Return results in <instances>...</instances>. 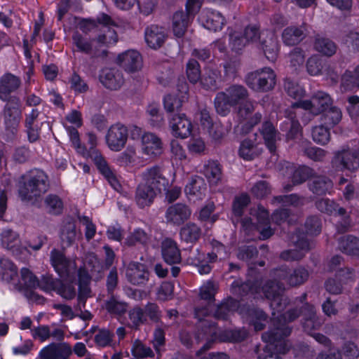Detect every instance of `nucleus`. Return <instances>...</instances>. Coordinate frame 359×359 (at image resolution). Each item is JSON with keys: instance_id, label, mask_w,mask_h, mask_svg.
<instances>
[{"instance_id": "4", "label": "nucleus", "mask_w": 359, "mask_h": 359, "mask_svg": "<svg viewBox=\"0 0 359 359\" xmlns=\"http://www.w3.org/2000/svg\"><path fill=\"white\" fill-rule=\"evenodd\" d=\"M248 89L240 84H232L224 90L218 92L214 99V107L217 114L226 116L231 107H236L248 100Z\"/></svg>"}, {"instance_id": "10", "label": "nucleus", "mask_w": 359, "mask_h": 359, "mask_svg": "<svg viewBox=\"0 0 359 359\" xmlns=\"http://www.w3.org/2000/svg\"><path fill=\"white\" fill-rule=\"evenodd\" d=\"M72 44L74 51L87 55L92 60H104L107 58L109 53L107 48H100L97 46L94 38L90 39L78 32L72 35Z\"/></svg>"}, {"instance_id": "41", "label": "nucleus", "mask_w": 359, "mask_h": 359, "mask_svg": "<svg viewBox=\"0 0 359 359\" xmlns=\"http://www.w3.org/2000/svg\"><path fill=\"white\" fill-rule=\"evenodd\" d=\"M221 73L218 69L206 68L201 75L200 83L205 90H215L221 83Z\"/></svg>"}, {"instance_id": "64", "label": "nucleus", "mask_w": 359, "mask_h": 359, "mask_svg": "<svg viewBox=\"0 0 359 359\" xmlns=\"http://www.w3.org/2000/svg\"><path fill=\"white\" fill-rule=\"evenodd\" d=\"M247 44L242 33L233 32L229 34V46L233 51L239 53Z\"/></svg>"}, {"instance_id": "13", "label": "nucleus", "mask_w": 359, "mask_h": 359, "mask_svg": "<svg viewBox=\"0 0 359 359\" xmlns=\"http://www.w3.org/2000/svg\"><path fill=\"white\" fill-rule=\"evenodd\" d=\"M50 264L55 272L62 278H73L76 271V264L74 260L67 258L65 253L56 248L50 253Z\"/></svg>"}, {"instance_id": "2", "label": "nucleus", "mask_w": 359, "mask_h": 359, "mask_svg": "<svg viewBox=\"0 0 359 359\" xmlns=\"http://www.w3.org/2000/svg\"><path fill=\"white\" fill-rule=\"evenodd\" d=\"M216 292L217 287L212 281H208L200 289L201 299L207 301V303L205 306H196L194 309L195 317L200 320L198 331L196 333V340L197 343H200L201 341L206 339L207 342L198 351L197 355H202L211 348L213 340L209 339V337H212L216 334L214 324L203 319L209 315L210 312V305L215 301Z\"/></svg>"}, {"instance_id": "14", "label": "nucleus", "mask_w": 359, "mask_h": 359, "mask_svg": "<svg viewBox=\"0 0 359 359\" xmlns=\"http://www.w3.org/2000/svg\"><path fill=\"white\" fill-rule=\"evenodd\" d=\"M331 163L336 171L348 170L353 172L359 168V155L356 149L344 148L334 153Z\"/></svg>"}, {"instance_id": "42", "label": "nucleus", "mask_w": 359, "mask_h": 359, "mask_svg": "<svg viewBox=\"0 0 359 359\" xmlns=\"http://www.w3.org/2000/svg\"><path fill=\"white\" fill-rule=\"evenodd\" d=\"M239 306L240 303L238 300L228 297L217 306L214 316L217 319L226 320L239 309Z\"/></svg>"}, {"instance_id": "34", "label": "nucleus", "mask_w": 359, "mask_h": 359, "mask_svg": "<svg viewBox=\"0 0 359 359\" xmlns=\"http://www.w3.org/2000/svg\"><path fill=\"white\" fill-rule=\"evenodd\" d=\"M265 144L271 154L276 151V142L280 140V133L270 121H264L260 129Z\"/></svg>"}, {"instance_id": "35", "label": "nucleus", "mask_w": 359, "mask_h": 359, "mask_svg": "<svg viewBox=\"0 0 359 359\" xmlns=\"http://www.w3.org/2000/svg\"><path fill=\"white\" fill-rule=\"evenodd\" d=\"M306 29L304 25L299 27L290 26L284 29L282 39L287 46H294L301 42L306 36Z\"/></svg>"}, {"instance_id": "21", "label": "nucleus", "mask_w": 359, "mask_h": 359, "mask_svg": "<svg viewBox=\"0 0 359 359\" xmlns=\"http://www.w3.org/2000/svg\"><path fill=\"white\" fill-rule=\"evenodd\" d=\"M72 348L67 342L50 343L39 352L40 359H69Z\"/></svg>"}, {"instance_id": "20", "label": "nucleus", "mask_w": 359, "mask_h": 359, "mask_svg": "<svg viewBox=\"0 0 359 359\" xmlns=\"http://www.w3.org/2000/svg\"><path fill=\"white\" fill-rule=\"evenodd\" d=\"M257 273V271L253 266H249L248 275L255 276V277L243 283H240L238 280L234 281L231 285L232 293L240 297L259 293L260 292V284L256 276Z\"/></svg>"}, {"instance_id": "37", "label": "nucleus", "mask_w": 359, "mask_h": 359, "mask_svg": "<svg viewBox=\"0 0 359 359\" xmlns=\"http://www.w3.org/2000/svg\"><path fill=\"white\" fill-rule=\"evenodd\" d=\"M1 242L4 248L11 250L15 255L22 253V250H27L26 247L21 248L20 246L18 234L10 229L3 230L1 233Z\"/></svg>"}, {"instance_id": "51", "label": "nucleus", "mask_w": 359, "mask_h": 359, "mask_svg": "<svg viewBox=\"0 0 359 359\" xmlns=\"http://www.w3.org/2000/svg\"><path fill=\"white\" fill-rule=\"evenodd\" d=\"M184 95H167L164 97L163 104L164 108L168 113L170 114L169 116L173 114L180 113V111L182 108V103L185 101Z\"/></svg>"}, {"instance_id": "16", "label": "nucleus", "mask_w": 359, "mask_h": 359, "mask_svg": "<svg viewBox=\"0 0 359 359\" xmlns=\"http://www.w3.org/2000/svg\"><path fill=\"white\" fill-rule=\"evenodd\" d=\"M128 137V128L122 123H117L109 128L106 135V142L111 150L119 151L125 147Z\"/></svg>"}, {"instance_id": "1", "label": "nucleus", "mask_w": 359, "mask_h": 359, "mask_svg": "<svg viewBox=\"0 0 359 359\" xmlns=\"http://www.w3.org/2000/svg\"><path fill=\"white\" fill-rule=\"evenodd\" d=\"M332 106L330 96L323 91L316 93L310 100H299L292 104L291 108L285 111V120L281 123L280 128L285 132L287 140H295L302 133L301 125L297 118L296 108L309 110L313 115H319Z\"/></svg>"}, {"instance_id": "28", "label": "nucleus", "mask_w": 359, "mask_h": 359, "mask_svg": "<svg viewBox=\"0 0 359 359\" xmlns=\"http://www.w3.org/2000/svg\"><path fill=\"white\" fill-rule=\"evenodd\" d=\"M240 313L249 320L256 331L264 329L268 316L263 310L255 306H243Z\"/></svg>"}, {"instance_id": "63", "label": "nucleus", "mask_w": 359, "mask_h": 359, "mask_svg": "<svg viewBox=\"0 0 359 359\" xmlns=\"http://www.w3.org/2000/svg\"><path fill=\"white\" fill-rule=\"evenodd\" d=\"M21 278L27 290H33L38 287L39 280L29 269L27 268L21 269Z\"/></svg>"}, {"instance_id": "52", "label": "nucleus", "mask_w": 359, "mask_h": 359, "mask_svg": "<svg viewBox=\"0 0 359 359\" xmlns=\"http://www.w3.org/2000/svg\"><path fill=\"white\" fill-rule=\"evenodd\" d=\"M212 251L207 254L209 263H214L218 260L225 259L228 257L226 246L218 241L212 240L211 242Z\"/></svg>"}, {"instance_id": "39", "label": "nucleus", "mask_w": 359, "mask_h": 359, "mask_svg": "<svg viewBox=\"0 0 359 359\" xmlns=\"http://www.w3.org/2000/svg\"><path fill=\"white\" fill-rule=\"evenodd\" d=\"M142 149L147 155L158 156L162 152V142L155 134L146 133L142 137Z\"/></svg>"}, {"instance_id": "44", "label": "nucleus", "mask_w": 359, "mask_h": 359, "mask_svg": "<svg viewBox=\"0 0 359 359\" xmlns=\"http://www.w3.org/2000/svg\"><path fill=\"white\" fill-rule=\"evenodd\" d=\"M314 48L322 55L331 57L337 52V46L330 39L318 34L315 37Z\"/></svg>"}, {"instance_id": "31", "label": "nucleus", "mask_w": 359, "mask_h": 359, "mask_svg": "<svg viewBox=\"0 0 359 359\" xmlns=\"http://www.w3.org/2000/svg\"><path fill=\"white\" fill-rule=\"evenodd\" d=\"M158 193L154 188L141 182L136 188L135 201L140 208L149 207L153 204Z\"/></svg>"}, {"instance_id": "56", "label": "nucleus", "mask_w": 359, "mask_h": 359, "mask_svg": "<svg viewBox=\"0 0 359 359\" xmlns=\"http://www.w3.org/2000/svg\"><path fill=\"white\" fill-rule=\"evenodd\" d=\"M44 204L49 213L60 215L62 212L63 203L57 195L48 194L44 199Z\"/></svg>"}, {"instance_id": "6", "label": "nucleus", "mask_w": 359, "mask_h": 359, "mask_svg": "<svg viewBox=\"0 0 359 359\" xmlns=\"http://www.w3.org/2000/svg\"><path fill=\"white\" fill-rule=\"evenodd\" d=\"M1 116L5 130L7 133L15 135L18 130V127L22 117V103L18 96H13L9 101H5Z\"/></svg>"}, {"instance_id": "22", "label": "nucleus", "mask_w": 359, "mask_h": 359, "mask_svg": "<svg viewBox=\"0 0 359 359\" xmlns=\"http://www.w3.org/2000/svg\"><path fill=\"white\" fill-rule=\"evenodd\" d=\"M172 135L182 139L187 137L191 133V123L183 113H177L168 117Z\"/></svg>"}, {"instance_id": "12", "label": "nucleus", "mask_w": 359, "mask_h": 359, "mask_svg": "<svg viewBox=\"0 0 359 359\" xmlns=\"http://www.w3.org/2000/svg\"><path fill=\"white\" fill-rule=\"evenodd\" d=\"M88 143L90 144L89 156L93 161L96 167L102 175L107 180L113 187H116L118 184L116 175L114 171L109 166L104 158L102 156L100 152L95 149L97 144L96 135L89 132L87 134Z\"/></svg>"}, {"instance_id": "8", "label": "nucleus", "mask_w": 359, "mask_h": 359, "mask_svg": "<svg viewBox=\"0 0 359 359\" xmlns=\"http://www.w3.org/2000/svg\"><path fill=\"white\" fill-rule=\"evenodd\" d=\"M290 242L296 249L286 250L280 253V257L285 261H299L314 246L313 241L307 238L306 233L297 229L291 235Z\"/></svg>"}, {"instance_id": "36", "label": "nucleus", "mask_w": 359, "mask_h": 359, "mask_svg": "<svg viewBox=\"0 0 359 359\" xmlns=\"http://www.w3.org/2000/svg\"><path fill=\"white\" fill-rule=\"evenodd\" d=\"M332 180L323 175L313 176L308 182L309 189L315 195L323 196L330 193L332 189Z\"/></svg>"}, {"instance_id": "24", "label": "nucleus", "mask_w": 359, "mask_h": 359, "mask_svg": "<svg viewBox=\"0 0 359 359\" xmlns=\"http://www.w3.org/2000/svg\"><path fill=\"white\" fill-rule=\"evenodd\" d=\"M117 63L126 72L129 73L135 72L142 68V56L137 50H128L118 55Z\"/></svg>"}, {"instance_id": "19", "label": "nucleus", "mask_w": 359, "mask_h": 359, "mask_svg": "<svg viewBox=\"0 0 359 359\" xmlns=\"http://www.w3.org/2000/svg\"><path fill=\"white\" fill-rule=\"evenodd\" d=\"M258 47L270 62H275L279 52V43L277 36L269 30L262 31Z\"/></svg>"}, {"instance_id": "38", "label": "nucleus", "mask_w": 359, "mask_h": 359, "mask_svg": "<svg viewBox=\"0 0 359 359\" xmlns=\"http://www.w3.org/2000/svg\"><path fill=\"white\" fill-rule=\"evenodd\" d=\"M192 16L186 11H176L172 16V28L174 35L177 38L184 36L190 23V18Z\"/></svg>"}, {"instance_id": "15", "label": "nucleus", "mask_w": 359, "mask_h": 359, "mask_svg": "<svg viewBox=\"0 0 359 359\" xmlns=\"http://www.w3.org/2000/svg\"><path fill=\"white\" fill-rule=\"evenodd\" d=\"M97 21L104 25L102 32L94 38L97 46L100 48H103L102 47L109 48L115 45L118 40V35L116 32L109 27L115 25L114 21L106 13H100L97 17Z\"/></svg>"}, {"instance_id": "17", "label": "nucleus", "mask_w": 359, "mask_h": 359, "mask_svg": "<svg viewBox=\"0 0 359 359\" xmlns=\"http://www.w3.org/2000/svg\"><path fill=\"white\" fill-rule=\"evenodd\" d=\"M192 211L189 205L182 203H177L168 206L165 212L167 224L174 226H180L187 222Z\"/></svg>"}, {"instance_id": "48", "label": "nucleus", "mask_w": 359, "mask_h": 359, "mask_svg": "<svg viewBox=\"0 0 359 359\" xmlns=\"http://www.w3.org/2000/svg\"><path fill=\"white\" fill-rule=\"evenodd\" d=\"M76 236V224L72 219H66L60 229V238L67 246H70L75 241Z\"/></svg>"}, {"instance_id": "53", "label": "nucleus", "mask_w": 359, "mask_h": 359, "mask_svg": "<svg viewBox=\"0 0 359 359\" xmlns=\"http://www.w3.org/2000/svg\"><path fill=\"white\" fill-rule=\"evenodd\" d=\"M258 255L259 251L256 246L252 245H242L238 249L237 257L249 264L255 265V259L258 257Z\"/></svg>"}, {"instance_id": "25", "label": "nucleus", "mask_w": 359, "mask_h": 359, "mask_svg": "<svg viewBox=\"0 0 359 359\" xmlns=\"http://www.w3.org/2000/svg\"><path fill=\"white\" fill-rule=\"evenodd\" d=\"M128 304L121 299L118 296L108 294L106 299L104 300L102 308L106 310L107 313L118 320L125 316L128 310Z\"/></svg>"}, {"instance_id": "26", "label": "nucleus", "mask_w": 359, "mask_h": 359, "mask_svg": "<svg viewBox=\"0 0 359 359\" xmlns=\"http://www.w3.org/2000/svg\"><path fill=\"white\" fill-rule=\"evenodd\" d=\"M167 37L165 29L157 25H151L144 30L145 41L151 48L154 50L163 46Z\"/></svg>"}, {"instance_id": "32", "label": "nucleus", "mask_w": 359, "mask_h": 359, "mask_svg": "<svg viewBox=\"0 0 359 359\" xmlns=\"http://www.w3.org/2000/svg\"><path fill=\"white\" fill-rule=\"evenodd\" d=\"M100 81L102 85L112 90L119 89L124 83L121 72L116 69H104L100 75Z\"/></svg>"}, {"instance_id": "29", "label": "nucleus", "mask_w": 359, "mask_h": 359, "mask_svg": "<svg viewBox=\"0 0 359 359\" xmlns=\"http://www.w3.org/2000/svg\"><path fill=\"white\" fill-rule=\"evenodd\" d=\"M21 85V80L19 77L6 73L0 78V100L3 102L9 101L14 95H11L15 92Z\"/></svg>"}, {"instance_id": "43", "label": "nucleus", "mask_w": 359, "mask_h": 359, "mask_svg": "<svg viewBox=\"0 0 359 359\" xmlns=\"http://www.w3.org/2000/svg\"><path fill=\"white\" fill-rule=\"evenodd\" d=\"M359 89V65L353 70H346L341 79V90L353 91Z\"/></svg>"}, {"instance_id": "3", "label": "nucleus", "mask_w": 359, "mask_h": 359, "mask_svg": "<svg viewBox=\"0 0 359 359\" xmlns=\"http://www.w3.org/2000/svg\"><path fill=\"white\" fill-rule=\"evenodd\" d=\"M50 187L48 175L41 169H32L22 175L18 182V195L22 201L35 203Z\"/></svg>"}, {"instance_id": "18", "label": "nucleus", "mask_w": 359, "mask_h": 359, "mask_svg": "<svg viewBox=\"0 0 359 359\" xmlns=\"http://www.w3.org/2000/svg\"><path fill=\"white\" fill-rule=\"evenodd\" d=\"M142 182L154 188L158 192L166 190L169 185L168 180L163 175L159 166L155 165L145 169L141 173Z\"/></svg>"}, {"instance_id": "9", "label": "nucleus", "mask_w": 359, "mask_h": 359, "mask_svg": "<svg viewBox=\"0 0 359 359\" xmlns=\"http://www.w3.org/2000/svg\"><path fill=\"white\" fill-rule=\"evenodd\" d=\"M276 77L273 69L264 67L249 73L245 77V83L256 92H268L274 88Z\"/></svg>"}, {"instance_id": "50", "label": "nucleus", "mask_w": 359, "mask_h": 359, "mask_svg": "<svg viewBox=\"0 0 359 359\" xmlns=\"http://www.w3.org/2000/svg\"><path fill=\"white\" fill-rule=\"evenodd\" d=\"M127 312L129 318L128 325L130 328L139 330L141 325L147 324L142 307L135 306L129 311L128 310Z\"/></svg>"}, {"instance_id": "62", "label": "nucleus", "mask_w": 359, "mask_h": 359, "mask_svg": "<svg viewBox=\"0 0 359 359\" xmlns=\"http://www.w3.org/2000/svg\"><path fill=\"white\" fill-rule=\"evenodd\" d=\"M274 201L285 205L301 206L304 205V198L296 194L274 197Z\"/></svg>"}, {"instance_id": "11", "label": "nucleus", "mask_w": 359, "mask_h": 359, "mask_svg": "<svg viewBox=\"0 0 359 359\" xmlns=\"http://www.w3.org/2000/svg\"><path fill=\"white\" fill-rule=\"evenodd\" d=\"M275 278L290 287H298L304 284L309 277V271L302 266L290 269L287 265H282L273 270Z\"/></svg>"}, {"instance_id": "45", "label": "nucleus", "mask_w": 359, "mask_h": 359, "mask_svg": "<svg viewBox=\"0 0 359 359\" xmlns=\"http://www.w3.org/2000/svg\"><path fill=\"white\" fill-rule=\"evenodd\" d=\"M339 248L349 255H359V238L352 235H346L339 238Z\"/></svg>"}, {"instance_id": "46", "label": "nucleus", "mask_w": 359, "mask_h": 359, "mask_svg": "<svg viewBox=\"0 0 359 359\" xmlns=\"http://www.w3.org/2000/svg\"><path fill=\"white\" fill-rule=\"evenodd\" d=\"M314 174V170L309 166L298 167L294 170L292 176V185H287L285 187V189L287 191H291L293 185H299L305 182L307 180L311 179Z\"/></svg>"}, {"instance_id": "61", "label": "nucleus", "mask_w": 359, "mask_h": 359, "mask_svg": "<svg viewBox=\"0 0 359 359\" xmlns=\"http://www.w3.org/2000/svg\"><path fill=\"white\" fill-rule=\"evenodd\" d=\"M60 285V280L54 278L52 275L44 274L39 280L38 287L45 292L56 291Z\"/></svg>"}, {"instance_id": "7", "label": "nucleus", "mask_w": 359, "mask_h": 359, "mask_svg": "<svg viewBox=\"0 0 359 359\" xmlns=\"http://www.w3.org/2000/svg\"><path fill=\"white\" fill-rule=\"evenodd\" d=\"M260 290L264 297L270 300V306L277 313H281L290 304V299L284 294L283 284L272 280H266Z\"/></svg>"}, {"instance_id": "55", "label": "nucleus", "mask_w": 359, "mask_h": 359, "mask_svg": "<svg viewBox=\"0 0 359 359\" xmlns=\"http://www.w3.org/2000/svg\"><path fill=\"white\" fill-rule=\"evenodd\" d=\"M330 128L327 127L323 123L313 127L311 133L313 140L321 145L326 144L330 140Z\"/></svg>"}, {"instance_id": "54", "label": "nucleus", "mask_w": 359, "mask_h": 359, "mask_svg": "<svg viewBox=\"0 0 359 359\" xmlns=\"http://www.w3.org/2000/svg\"><path fill=\"white\" fill-rule=\"evenodd\" d=\"M150 240L148 233L142 229H135L126 239L125 244L133 246L137 244L147 245Z\"/></svg>"}, {"instance_id": "27", "label": "nucleus", "mask_w": 359, "mask_h": 359, "mask_svg": "<svg viewBox=\"0 0 359 359\" xmlns=\"http://www.w3.org/2000/svg\"><path fill=\"white\" fill-rule=\"evenodd\" d=\"M199 21L205 29L213 32L220 31L226 23L221 13L210 9L202 11Z\"/></svg>"}, {"instance_id": "23", "label": "nucleus", "mask_w": 359, "mask_h": 359, "mask_svg": "<svg viewBox=\"0 0 359 359\" xmlns=\"http://www.w3.org/2000/svg\"><path fill=\"white\" fill-rule=\"evenodd\" d=\"M161 251L163 259L170 265L181 263V250L177 243L170 238H165L161 243Z\"/></svg>"}, {"instance_id": "60", "label": "nucleus", "mask_w": 359, "mask_h": 359, "mask_svg": "<svg viewBox=\"0 0 359 359\" xmlns=\"http://www.w3.org/2000/svg\"><path fill=\"white\" fill-rule=\"evenodd\" d=\"M284 89L287 95L294 99H301L305 93L302 86L290 79H285Z\"/></svg>"}, {"instance_id": "5", "label": "nucleus", "mask_w": 359, "mask_h": 359, "mask_svg": "<svg viewBox=\"0 0 359 359\" xmlns=\"http://www.w3.org/2000/svg\"><path fill=\"white\" fill-rule=\"evenodd\" d=\"M276 312L277 311H272L273 327L263 333L262 336V339L271 345L280 342L289 336L292 329L287 323L294 321L301 315V309L297 308L291 309L286 313L277 316H276Z\"/></svg>"}, {"instance_id": "47", "label": "nucleus", "mask_w": 359, "mask_h": 359, "mask_svg": "<svg viewBox=\"0 0 359 359\" xmlns=\"http://www.w3.org/2000/svg\"><path fill=\"white\" fill-rule=\"evenodd\" d=\"M320 114V123L330 128L337 125L342 118L341 110L333 105Z\"/></svg>"}, {"instance_id": "30", "label": "nucleus", "mask_w": 359, "mask_h": 359, "mask_svg": "<svg viewBox=\"0 0 359 359\" xmlns=\"http://www.w3.org/2000/svg\"><path fill=\"white\" fill-rule=\"evenodd\" d=\"M149 273L146 266L139 262H131L126 269L128 280L135 285H145L149 280Z\"/></svg>"}, {"instance_id": "40", "label": "nucleus", "mask_w": 359, "mask_h": 359, "mask_svg": "<svg viewBox=\"0 0 359 359\" xmlns=\"http://www.w3.org/2000/svg\"><path fill=\"white\" fill-rule=\"evenodd\" d=\"M201 172L210 184L217 185L222 178V165L217 161H208L203 166Z\"/></svg>"}, {"instance_id": "33", "label": "nucleus", "mask_w": 359, "mask_h": 359, "mask_svg": "<svg viewBox=\"0 0 359 359\" xmlns=\"http://www.w3.org/2000/svg\"><path fill=\"white\" fill-rule=\"evenodd\" d=\"M180 240L187 244H196L202 236V229L196 223L188 222L182 224L180 229Z\"/></svg>"}, {"instance_id": "58", "label": "nucleus", "mask_w": 359, "mask_h": 359, "mask_svg": "<svg viewBox=\"0 0 359 359\" xmlns=\"http://www.w3.org/2000/svg\"><path fill=\"white\" fill-rule=\"evenodd\" d=\"M144 316L148 323V320H150L154 323H158L161 320L162 311L159 306L154 302H148L143 308Z\"/></svg>"}, {"instance_id": "49", "label": "nucleus", "mask_w": 359, "mask_h": 359, "mask_svg": "<svg viewBox=\"0 0 359 359\" xmlns=\"http://www.w3.org/2000/svg\"><path fill=\"white\" fill-rule=\"evenodd\" d=\"M261 151L257 144L251 140H244L240 145L238 154L241 158L252 161L260 154Z\"/></svg>"}, {"instance_id": "57", "label": "nucleus", "mask_w": 359, "mask_h": 359, "mask_svg": "<svg viewBox=\"0 0 359 359\" xmlns=\"http://www.w3.org/2000/svg\"><path fill=\"white\" fill-rule=\"evenodd\" d=\"M0 265L3 271L1 278L3 280L10 283L18 276V269L15 265L8 259H2Z\"/></svg>"}, {"instance_id": "59", "label": "nucleus", "mask_w": 359, "mask_h": 359, "mask_svg": "<svg viewBox=\"0 0 359 359\" xmlns=\"http://www.w3.org/2000/svg\"><path fill=\"white\" fill-rule=\"evenodd\" d=\"M186 72L190 83L195 84L200 81L202 74L198 62L195 59H189L187 63Z\"/></svg>"}]
</instances>
